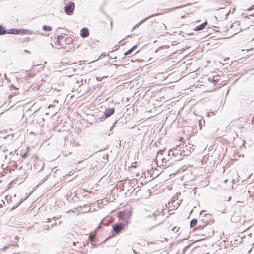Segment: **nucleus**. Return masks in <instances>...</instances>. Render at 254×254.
Returning a JSON list of instances; mask_svg holds the SVG:
<instances>
[{
  "label": "nucleus",
  "instance_id": "f257e3e1",
  "mask_svg": "<svg viewBox=\"0 0 254 254\" xmlns=\"http://www.w3.org/2000/svg\"><path fill=\"white\" fill-rule=\"evenodd\" d=\"M127 226L124 222H117L112 225V233L114 235H117L122 232V231Z\"/></svg>",
  "mask_w": 254,
  "mask_h": 254
},
{
  "label": "nucleus",
  "instance_id": "f03ea898",
  "mask_svg": "<svg viewBox=\"0 0 254 254\" xmlns=\"http://www.w3.org/2000/svg\"><path fill=\"white\" fill-rule=\"evenodd\" d=\"M26 127V123L25 122V120H24L22 122L21 125L20 127H17V129L18 128V131H20L22 133V134H20L18 136V138H17V139H19L21 143H22L23 140H25V135L26 131H27V130L25 128Z\"/></svg>",
  "mask_w": 254,
  "mask_h": 254
},
{
  "label": "nucleus",
  "instance_id": "7ed1b4c3",
  "mask_svg": "<svg viewBox=\"0 0 254 254\" xmlns=\"http://www.w3.org/2000/svg\"><path fill=\"white\" fill-rule=\"evenodd\" d=\"M75 8V4L73 2H69L65 4L64 10L67 15H72Z\"/></svg>",
  "mask_w": 254,
  "mask_h": 254
},
{
  "label": "nucleus",
  "instance_id": "20e7f679",
  "mask_svg": "<svg viewBox=\"0 0 254 254\" xmlns=\"http://www.w3.org/2000/svg\"><path fill=\"white\" fill-rule=\"evenodd\" d=\"M132 210H127L124 212V214L122 217V222H124L127 226L129 223V220L132 215Z\"/></svg>",
  "mask_w": 254,
  "mask_h": 254
},
{
  "label": "nucleus",
  "instance_id": "39448f33",
  "mask_svg": "<svg viewBox=\"0 0 254 254\" xmlns=\"http://www.w3.org/2000/svg\"><path fill=\"white\" fill-rule=\"evenodd\" d=\"M181 156H180V154H179V155L177 156V157H176V158L175 159H174V160H173V159L170 158V159H168L167 160L166 158H163L162 159V161L163 162V163L165 162V166H172L174 162H177L178 161H180L181 160L182 158V157H181Z\"/></svg>",
  "mask_w": 254,
  "mask_h": 254
},
{
  "label": "nucleus",
  "instance_id": "423d86ee",
  "mask_svg": "<svg viewBox=\"0 0 254 254\" xmlns=\"http://www.w3.org/2000/svg\"><path fill=\"white\" fill-rule=\"evenodd\" d=\"M115 112V108H108L105 109V111L104 112V117H101L102 120L104 119H106L108 117L112 116Z\"/></svg>",
  "mask_w": 254,
  "mask_h": 254
},
{
  "label": "nucleus",
  "instance_id": "0eeeda50",
  "mask_svg": "<svg viewBox=\"0 0 254 254\" xmlns=\"http://www.w3.org/2000/svg\"><path fill=\"white\" fill-rule=\"evenodd\" d=\"M179 147L177 146L175 148L171 149L168 151V155L169 156L177 157L180 152Z\"/></svg>",
  "mask_w": 254,
  "mask_h": 254
},
{
  "label": "nucleus",
  "instance_id": "6e6552de",
  "mask_svg": "<svg viewBox=\"0 0 254 254\" xmlns=\"http://www.w3.org/2000/svg\"><path fill=\"white\" fill-rule=\"evenodd\" d=\"M204 218L201 220V221L206 223L207 224H212L214 222V220L211 218V215L209 214H205Z\"/></svg>",
  "mask_w": 254,
  "mask_h": 254
},
{
  "label": "nucleus",
  "instance_id": "1a4fd4ad",
  "mask_svg": "<svg viewBox=\"0 0 254 254\" xmlns=\"http://www.w3.org/2000/svg\"><path fill=\"white\" fill-rule=\"evenodd\" d=\"M161 14L160 13H156V14H152L144 19H143V20H141L138 23H137V24H136L134 27L133 28H132V31H133L134 29H136L137 28L139 27V26L142 24L144 22H145V21H146L148 19H149V18H151V17H154V16H157V15H160Z\"/></svg>",
  "mask_w": 254,
  "mask_h": 254
},
{
  "label": "nucleus",
  "instance_id": "9d476101",
  "mask_svg": "<svg viewBox=\"0 0 254 254\" xmlns=\"http://www.w3.org/2000/svg\"><path fill=\"white\" fill-rule=\"evenodd\" d=\"M80 36L83 38L88 37L89 35V29L86 27L82 28L80 30Z\"/></svg>",
  "mask_w": 254,
  "mask_h": 254
},
{
  "label": "nucleus",
  "instance_id": "9b49d317",
  "mask_svg": "<svg viewBox=\"0 0 254 254\" xmlns=\"http://www.w3.org/2000/svg\"><path fill=\"white\" fill-rule=\"evenodd\" d=\"M137 48V45H134L133 46H132L130 49H129L126 52H125L124 53V56H127V55H134L136 53H137L139 51L135 52L134 53H133V52L135 50H136Z\"/></svg>",
  "mask_w": 254,
  "mask_h": 254
},
{
  "label": "nucleus",
  "instance_id": "f8f14e48",
  "mask_svg": "<svg viewBox=\"0 0 254 254\" xmlns=\"http://www.w3.org/2000/svg\"><path fill=\"white\" fill-rule=\"evenodd\" d=\"M207 25V21H206L203 23L200 24L199 25H198L196 26L194 30L196 31H201L203 30L205 27Z\"/></svg>",
  "mask_w": 254,
  "mask_h": 254
},
{
  "label": "nucleus",
  "instance_id": "ddd939ff",
  "mask_svg": "<svg viewBox=\"0 0 254 254\" xmlns=\"http://www.w3.org/2000/svg\"><path fill=\"white\" fill-rule=\"evenodd\" d=\"M64 39V36L62 35H59L57 36L56 41L55 42L56 45L61 46H62V42Z\"/></svg>",
  "mask_w": 254,
  "mask_h": 254
},
{
  "label": "nucleus",
  "instance_id": "4468645a",
  "mask_svg": "<svg viewBox=\"0 0 254 254\" xmlns=\"http://www.w3.org/2000/svg\"><path fill=\"white\" fill-rule=\"evenodd\" d=\"M190 150H189L188 149H186V150L183 149L182 150H180L179 154L180 156H188L190 154Z\"/></svg>",
  "mask_w": 254,
  "mask_h": 254
},
{
  "label": "nucleus",
  "instance_id": "2eb2a0df",
  "mask_svg": "<svg viewBox=\"0 0 254 254\" xmlns=\"http://www.w3.org/2000/svg\"><path fill=\"white\" fill-rule=\"evenodd\" d=\"M89 239L93 247H95L97 245V241L94 237L90 236H89Z\"/></svg>",
  "mask_w": 254,
  "mask_h": 254
},
{
  "label": "nucleus",
  "instance_id": "dca6fc26",
  "mask_svg": "<svg viewBox=\"0 0 254 254\" xmlns=\"http://www.w3.org/2000/svg\"><path fill=\"white\" fill-rule=\"evenodd\" d=\"M29 30L24 29H17V35L18 34H27L29 33Z\"/></svg>",
  "mask_w": 254,
  "mask_h": 254
},
{
  "label": "nucleus",
  "instance_id": "f3484780",
  "mask_svg": "<svg viewBox=\"0 0 254 254\" xmlns=\"http://www.w3.org/2000/svg\"><path fill=\"white\" fill-rule=\"evenodd\" d=\"M207 225V224L206 223H204V222L201 221V220H200V221H199V225L197 226V227L195 229H202L205 226H206Z\"/></svg>",
  "mask_w": 254,
  "mask_h": 254
},
{
  "label": "nucleus",
  "instance_id": "a211bd4d",
  "mask_svg": "<svg viewBox=\"0 0 254 254\" xmlns=\"http://www.w3.org/2000/svg\"><path fill=\"white\" fill-rule=\"evenodd\" d=\"M18 116L19 118H23L24 114H23V107L19 106L18 109Z\"/></svg>",
  "mask_w": 254,
  "mask_h": 254
},
{
  "label": "nucleus",
  "instance_id": "6ab92c4d",
  "mask_svg": "<svg viewBox=\"0 0 254 254\" xmlns=\"http://www.w3.org/2000/svg\"><path fill=\"white\" fill-rule=\"evenodd\" d=\"M198 222V220L196 219H193L190 222V226L191 228L195 226Z\"/></svg>",
  "mask_w": 254,
  "mask_h": 254
},
{
  "label": "nucleus",
  "instance_id": "aec40b11",
  "mask_svg": "<svg viewBox=\"0 0 254 254\" xmlns=\"http://www.w3.org/2000/svg\"><path fill=\"white\" fill-rule=\"evenodd\" d=\"M5 34H16V28H11L8 30H6Z\"/></svg>",
  "mask_w": 254,
  "mask_h": 254
},
{
  "label": "nucleus",
  "instance_id": "412c9836",
  "mask_svg": "<svg viewBox=\"0 0 254 254\" xmlns=\"http://www.w3.org/2000/svg\"><path fill=\"white\" fill-rule=\"evenodd\" d=\"M42 29L45 31H51L52 30V28L51 26L44 25L42 27Z\"/></svg>",
  "mask_w": 254,
  "mask_h": 254
},
{
  "label": "nucleus",
  "instance_id": "4be33fe9",
  "mask_svg": "<svg viewBox=\"0 0 254 254\" xmlns=\"http://www.w3.org/2000/svg\"><path fill=\"white\" fill-rule=\"evenodd\" d=\"M26 152L25 153L21 155V157L22 158H26L27 157L28 152L30 151V147L29 146H27L26 147Z\"/></svg>",
  "mask_w": 254,
  "mask_h": 254
},
{
  "label": "nucleus",
  "instance_id": "5701e85b",
  "mask_svg": "<svg viewBox=\"0 0 254 254\" xmlns=\"http://www.w3.org/2000/svg\"><path fill=\"white\" fill-rule=\"evenodd\" d=\"M6 30L3 29V27L2 25H0V35H3L5 34Z\"/></svg>",
  "mask_w": 254,
  "mask_h": 254
},
{
  "label": "nucleus",
  "instance_id": "b1692460",
  "mask_svg": "<svg viewBox=\"0 0 254 254\" xmlns=\"http://www.w3.org/2000/svg\"><path fill=\"white\" fill-rule=\"evenodd\" d=\"M213 80L214 83H216L219 81V77L218 76H214L213 77Z\"/></svg>",
  "mask_w": 254,
  "mask_h": 254
},
{
  "label": "nucleus",
  "instance_id": "393cba45",
  "mask_svg": "<svg viewBox=\"0 0 254 254\" xmlns=\"http://www.w3.org/2000/svg\"><path fill=\"white\" fill-rule=\"evenodd\" d=\"M161 223V222H158L156 224H155V225H154L153 226L150 227L149 229H148V230L150 231L153 228L159 225Z\"/></svg>",
  "mask_w": 254,
  "mask_h": 254
},
{
  "label": "nucleus",
  "instance_id": "a878e982",
  "mask_svg": "<svg viewBox=\"0 0 254 254\" xmlns=\"http://www.w3.org/2000/svg\"><path fill=\"white\" fill-rule=\"evenodd\" d=\"M28 195H27L24 199L22 198L20 199V201L18 202V204H17L16 206L17 207L19 205H20L24 200H25L27 197Z\"/></svg>",
  "mask_w": 254,
  "mask_h": 254
},
{
  "label": "nucleus",
  "instance_id": "bb28decb",
  "mask_svg": "<svg viewBox=\"0 0 254 254\" xmlns=\"http://www.w3.org/2000/svg\"><path fill=\"white\" fill-rule=\"evenodd\" d=\"M11 101H9V104L7 105V106H8V108H7L6 109V110H7L9 109H10L11 108H12L13 106H14V104H10Z\"/></svg>",
  "mask_w": 254,
  "mask_h": 254
},
{
  "label": "nucleus",
  "instance_id": "cd10ccee",
  "mask_svg": "<svg viewBox=\"0 0 254 254\" xmlns=\"http://www.w3.org/2000/svg\"><path fill=\"white\" fill-rule=\"evenodd\" d=\"M24 176H25V177H24V178H21L20 180H19L20 182L19 183V184L23 182L25 180V179L27 177V175H26V173L24 175Z\"/></svg>",
  "mask_w": 254,
  "mask_h": 254
},
{
  "label": "nucleus",
  "instance_id": "c85d7f7f",
  "mask_svg": "<svg viewBox=\"0 0 254 254\" xmlns=\"http://www.w3.org/2000/svg\"><path fill=\"white\" fill-rule=\"evenodd\" d=\"M114 48V49H113L112 52H113L114 51L117 50L119 48V45H116Z\"/></svg>",
  "mask_w": 254,
  "mask_h": 254
},
{
  "label": "nucleus",
  "instance_id": "c756f323",
  "mask_svg": "<svg viewBox=\"0 0 254 254\" xmlns=\"http://www.w3.org/2000/svg\"><path fill=\"white\" fill-rule=\"evenodd\" d=\"M180 229V228H176V227L173 228L172 229V230L173 231H175L176 232H178L179 231V229Z\"/></svg>",
  "mask_w": 254,
  "mask_h": 254
},
{
  "label": "nucleus",
  "instance_id": "7c9ffc66",
  "mask_svg": "<svg viewBox=\"0 0 254 254\" xmlns=\"http://www.w3.org/2000/svg\"><path fill=\"white\" fill-rule=\"evenodd\" d=\"M72 39L71 37H66V39H65V41H67V42H70V41H72Z\"/></svg>",
  "mask_w": 254,
  "mask_h": 254
},
{
  "label": "nucleus",
  "instance_id": "2f4dec72",
  "mask_svg": "<svg viewBox=\"0 0 254 254\" xmlns=\"http://www.w3.org/2000/svg\"><path fill=\"white\" fill-rule=\"evenodd\" d=\"M116 122H117V121H116L114 123L113 125L110 127V131H111L113 129L114 127H115V124L116 123Z\"/></svg>",
  "mask_w": 254,
  "mask_h": 254
},
{
  "label": "nucleus",
  "instance_id": "473e14b6",
  "mask_svg": "<svg viewBox=\"0 0 254 254\" xmlns=\"http://www.w3.org/2000/svg\"><path fill=\"white\" fill-rule=\"evenodd\" d=\"M199 125L200 127V129H201V128H202V121L200 120L199 121Z\"/></svg>",
  "mask_w": 254,
  "mask_h": 254
},
{
  "label": "nucleus",
  "instance_id": "72a5a7b5",
  "mask_svg": "<svg viewBox=\"0 0 254 254\" xmlns=\"http://www.w3.org/2000/svg\"><path fill=\"white\" fill-rule=\"evenodd\" d=\"M5 198L7 200V201H8L11 198V196L7 195L5 197Z\"/></svg>",
  "mask_w": 254,
  "mask_h": 254
},
{
  "label": "nucleus",
  "instance_id": "f704fd0d",
  "mask_svg": "<svg viewBox=\"0 0 254 254\" xmlns=\"http://www.w3.org/2000/svg\"><path fill=\"white\" fill-rule=\"evenodd\" d=\"M15 209H16V206H13L12 208H11L9 210H10V211H12V210H14Z\"/></svg>",
  "mask_w": 254,
  "mask_h": 254
},
{
  "label": "nucleus",
  "instance_id": "c9c22d12",
  "mask_svg": "<svg viewBox=\"0 0 254 254\" xmlns=\"http://www.w3.org/2000/svg\"><path fill=\"white\" fill-rule=\"evenodd\" d=\"M157 215H158V214H157V213H156V212H154V213H153V216L154 217H156V216H157Z\"/></svg>",
  "mask_w": 254,
  "mask_h": 254
},
{
  "label": "nucleus",
  "instance_id": "e433bc0d",
  "mask_svg": "<svg viewBox=\"0 0 254 254\" xmlns=\"http://www.w3.org/2000/svg\"><path fill=\"white\" fill-rule=\"evenodd\" d=\"M225 210H226V208H224L223 210H220V211H222V213H226Z\"/></svg>",
  "mask_w": 254,
  "mask_h": 254
},
{
  "label": "nucleus",
  "instance_id": "4c0bfd02",
  "mask_svg": "<svg viewBox=\"0 0 254 254\" xmlns=\"http://www.w3.org/2000/svg\"><path fill=\"white\" fill-rule=\"evenodd\" d=\"M24 52L25 53H30V52L29 51L27 50H25Z\"/></svg>",
  "mask_w": 254,
  "mask_h": 254
},
{
  "label": "nucleus",
  "instance_id": "58836bf2",
  "mask_svg": "<svg viewBox=\"0 0 254 254\" xmlns=\"http://www.w3.org/2000/svg\"><path fill=\"white\" fill-rule=\"evenodd\" d=\"M16 90H17V95H18V94H19V89L18 88H17Z\"/></svg>",
  "mask_w": 254,
  "mask_h": 254
},
{
  "label": "nucleus",
  "instance_id": "ea45409f",
  "mask_svg": "<svg viewBox=\"0 0 254 254\" xmlns=\"http://www.w3.org/2000/svg\"><path fill=\"white\" fill-rule=\"evenodd\" d=\"M231 200V196H230V197H229V198H228V199L227 201H230Z\"/></svg>",
  "mask_w": 254,
  "mask_h": 254
},
{
  "label": "nucleus",
  "instance_id": "a19ab883",
  "mask_svg": "<svg viewBox=\"0 0 254 254\" xmlns=\"http://www.w3.org/2000/svg\"><path fill=\"white\" fill-rule=\"evenodd\" d=\"M252 122L253 123H254V116L253 117V118H252Z\"/></svg>",
  "mask_w": 254,
  "mask_h": 254
},
{
  "label": "nucleus",
  "instance_id": "79ce46f5",
  "mask_svg": "<svg viewBox=\"0 0 254 254\" xmlns=\"http://www.w3.org/2000/svg\"><path fill=\"white\" fill-rule=\"evenodd\" d=\"M133 253L136 254L137 253V252L136 251V250H134V249H133Z\"/></svg>",
  "mask_w": 254,
  "mask_h": 254
},
{
  "label": "nucleus",
  "instance_id": "37998d69",
  "mask_svg": "<svg viewBox=\"0 0 254 254\" xmlns=\"http://www.w3.org/2000/svg\"><path fill=\"white\" fill-rule=\"evenodd\" d=\"M119 43H121V45H124V43H122V41H120Z\"/></svg>",
  "mask_w": 254,
  "mask_h": 254
},
{
  "label": "nucleus",
  "instance_id": "c03bdc74",
  "mask_svg": "<svg viewBox=\"0 0 254 254\" xmlns=\"http://www.w3.org/2000/svg\"><path fill=\"white\" fill-rule=\"evenodd\" d=\"M29 38H29V37H28V38H27V37H25V38H24V39H25V40L26 39H27V41H28V39H29Z\"/></svg>",
  "mask_w": 254,
  "mask_h": 254
},
{
  "label": "nucleus",
  "instance_id": "a18cd8bd",
  "mask_svg": "<svg viewBox=\"0 0 254 254\" xmlns=\"http://www.w3.org/2000/svg\"><path fill=\"white\" fill-rule=\"evenodd\" d=\"M204 211H205L204 210H202V211H201L200 212V215H201V214H202Z\"/></svg>",
  "mask_w": 254,
  "mask_h": 254
},
{
  "label": "nucleus",
  "instance_id": "49530a36",
  "mask_svg": "<svg viewBox=\"0 0 254 254\" xmlns=\"http://www.w3.org/2000/svg\"><path fill=\"white\" fill-rule=\"evenodd\" d=\"M136 188H135V189H134V191H135V190L136 193H137V192H138V190H136Z\"/></svg>",
  "mask_w": 254,
  "mask_h": 254
},
{
  "label": "nucleus",
  "instance_id": "de8ad7c7",
  "mask_svg": "<svg viewBox=\"0 0 254 254\" xmlns=\"http://www.w3.org/2000/svg\"><path fill=\"white\" fill-rule=\"evenodd\" d=\"M136 188H135V189H134V191H135V190L136 193H137V192H138V190H136Z\"/></svg>",
  "mask_w": 254,
  "mask_h": 254
},
{
  "label": "nucleus",
  "instance_id": "09e8293b",
  "mask_svg": "<svg viewBox=\"0 0 254 254\" xmlns=\"http://www.w3.org/2000/svg\"><path fill=\"white\" fill-rule=\"evenodd\" d=\"M136 188H135V189H134V191H135V190L136 193H137V192H138V190H136Z\"/></svg>",
  "mask_w": 254,
  "mask_h": 254
},
{
  "label": "nucleus",
  "instance_id": "8fccbe9b",
  "mask_svg": "<svg viewBox=\"0 0 254 254\" xmlns=\"http://www.w3.org/2000/svg\"><path fill=\"white\" fill-rule=\"evenodd\" d=\"M11 97H13V96L12 95H10L9 96V98H11Z\"/></svg>",
  "mask_w": 254,
  "mask_h": 254
},
{
  "label": "nucleus",
  "instance_id": "3c124183",
  "mask_svg": "<svg viewBox=\"0 0 254 254\" xmlns=\"http://www.w3.org/2000/svg\"><path fill=\"white\" fill-rule=\"evenodd\" d=\"M13 219H14V217H13V218H11V219H10V221H12Z\"/></svg>",
  "mask_w": 254,
  "mask_h": 254
},
{
  "label": "nucleus",
  "instance_id": "603ef678",
  "mask_svg": "<svg viewBox=\"0 0 254 254\" xmlns=\"http://www.w3.org/2000/svg\"><path fill=\"white\" fill-rule=\"evenodd\" d=\"M20 39L19 38L18 40V41H17V43H20L21 42L20 41Z\"/></svg>",
  "mask_w": 254,
  "mask_h": 254
},
{
  "label": "nucleus",
  "instance_id": "864d4df0",
  "mask_svg": "<svg viewBox=\"0 0 254 254\" xmlns=\"http://www.w3.org/2000/svg\"><path fill=\"white\" fill-rule=\"evenodd\" d=\"M5 106H6V104H4V105H3L1 106V107H4H4H5Z\"/></svg>",
  "mask_w": 254,
  "mask_h": 254
},
{
  "label": "nucleus",
  "instance_id": "5fc2aeb1",
  "mask_svg": "<svg viewBox=\"0 0 254 254\" xmlns=\"http://www.w3.org/2000/svg\"><path fill=\"white\" fill-rule=\"evenodd\" d=\"M112 24H113V22L112 21H111V27L112 28Z\"/></svg>",
  "mask_w": 254,
  "mask_h": 254
},
{
  "label": "nucleus",
  "instance_id": "6e6d98bb",
  "mask_svg": "<svg viewBox=\"0 0 254 254\" xmlns=\"http://www.w3.org/2000/svg\"><path fill=\"white\" fill-rule=\"evenodd\" d=\"M19 181V177H17V180H16V181Z\"/></svg>",
  "mask_w": 254,
  "mask_h": 254
},
{
  "label": "nucleus",
  "instance_id": "4d7b16f0",
  "mask_svg": "<svg viewBox=\"0 0 254 254\" xmlns=\"http://www.w3.org/2000/svg\"><path fill=\"white\" fill-rule=\"evenodd\" d=\"M16 239H17V241L19 239V237L17 236Z\"/></svg>",
  "mask_w": 254,
  "mask_h": 254
},
{
  "label": "nucleus",
  "instance_id": "13d9d810",
  "mask_svg": "<svg viewBox=\"0 0 254 254\" xmlns=\"http://www.w3.org/2000/svg\"><path fill=\"white\" fill-rule=\"evenodd\" d=\"M159 151L163 152V150H160Z\"/></svg>",
  "mask_w": 254,
  "mask_h": 254
},
{
  "label": "nucleus",
  "instance_id": "bf43d9fd",
  "mask_svg": "<svg viewBox=\"0 0 254 254\" xmlns=\"http://www.w3.org/2000/svg\"><path fill=\"white\" fill-rule=\"evenodd\" d=\"M252 8H254V5L252 6Z\"/></svg>",
  "mask_w": 254,
  "mask_h": 254
},
{
  "label": "nucleus",
  "instance_id": "052dcab7",
  "mask_svg": "<svg viewBox=\"0 0 254 254\" xmlns=\"http://www.w3.org/2000/svg\"><path fill=\"white\" fill-rule=\"evenodd\" d=\"M99 78V77H97V80L98 81H99V79H98Z\"/></svg>",
  "mask_w": 254,
  "mask_h": 254
},
{
  "label": "nucleus",
  "instance_id": "680f3d73",
  "mask_svg": "<svg viewBox=\"0 0 254 254\" xmlns=\"http://www.w3.org/2000/svg\"><path fill=\"white\" fill-rule=\"evenodd\" d=\"M14 197H16V194H14Z\"/></svg>",
  "mask_w": 254,
  "mask_h": 254
},
{
  "label": "nucleus",
  "instance_id": "e2e57ef3",
  "mask_svg": "<svg viewBox=\"0 0 254 254\" xmlns=\"http://www.w3.org/2000/svg\"><path fill=\"white\" fill-rule=\"evenodd\" d=\"M21 168H22V166H20V167H19V170H20Z\"/></svg>",
  "mask_w": 254,
  "mask_h": 254
},
{
  "label": "nucleus",
  "instance_id": "0e129e2a",
  "mask_svg": "<svg viewBox=\"0 0 254 254\" xmlns=\"http://www.w3.org/2000/svg\"><path fill=\"white\" fill-rule=\"evenodd\" d=\"M140 184H141L142 185H143V183H142V182H140Z\"/></svg>",
  "mask_w": 254,
  "mask_h": 254
},
{
  "label": "nucleus",
  "instance_id": "69168bd1",
  "mask_svg": "<svg viewBox=\"0 0 254 254\" xmlns=\"http://www.w3.org/2000/svg\"><path fill=\"white\" fill-rule=\"evenodd\" d=\"M212 235L214 234V231H212Z\"/></svg>",
  "mask_w": 254,
  "mask_h": 254
},
{
  "label": "nucleus",
  "instance_id": "338daca9",
  "mask_svg": "<svg viewBox=\"0 0 254 254\" xmlns=\"http://www.w3.org/2000/svg\"><path fill=\"white\" fill-rule=\"evenodd\" d=\"M81 82L83 83V80H81Z\"/></svg>",
  "mask_w": 254,
  "mask_h": 254
}]
</instances>
